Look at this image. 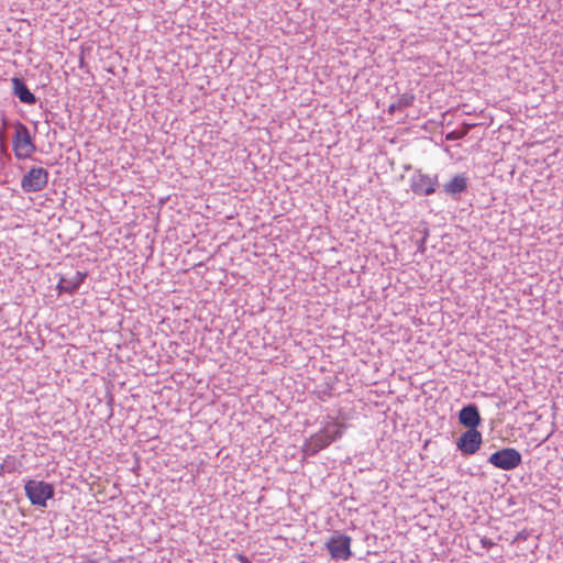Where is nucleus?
<instances>
[{"mask_svg":"<svg viewBox=\"0 0 563 563\" xmlns=\"http://www.w3.org/2000/svg\"><path fill=\"white\" fill-rule=\"evenodd\" d=\"M344 424L339 421H331L318 432L311 434L302 444L303 455L311 456L328 448L332 442L343 435Z\"/></svg>","mask_w":563,"mask_h":563,"instance_id":"f257e3e1","label":"nucleus"},{"mask_svg":"<svg viewBox=\"0 0 563 563\" xmlns=\"http://www.w3.org/2000/svg\"><path fill=\"white\" fill-rule=\"evenodd\" d=\"M13 151L18 158H30L35 150L31 134L22 123L14 124Z\"/></svg>","mask_w":563,"mask_h":563,"instance_id":"f03ea898","label":"nucleus"},{"mask_svg":"<svg viewBox=\"0 0 563 563\" xmlns=\"http://www.w3.org/2000/svg\"><path fill=\"white\" fill-rule=\"evenodd\" d=\"M522 457L518 450L514 448H506L496 451L488 457V462L495 467L510 471L518 467L521 464Z\"/></svg>","mask_w":563,"mask_h":563,"instance_id":"7ed1b4c3","label":"nucleus"},{"mask_svg":"<svg viewBox=\"0 0 563 563\" xmlns=\"http://www.w3.org/2000/svg\"><path fill=\"white\" fill-rule=\"evenodd\" d=\"M438 187V176L417 170L410 178L411 190L419 196H430Z\"/></svg>","mask_w":563,"mask_h":563,"instance_id":"20e7f679","label":"nucleus"},{"mask_svg":"<svg viewBox=\"0 0 563 563\" xmlns=\"http://www.w3.org/2000/svg\"><path fill=\"white\" fill-rule=\"evenodd\" d=\"M327 549L332 559L347 560L351 556V538L345 534H334L327 542Z\"/></svg>","mask_w":563,"mask_h":563,"instance_id":"39448f33","label":"nucleus"},{"mask_svg":"<svg viewBox=\"0 0 563 563\" xmlns=\"http://www.w3.org/2000/svg\"><path fill=\"white\" fill-rule=\"evenodd\" d=\"M482 444V434L476 429H468L460 437L457 449L465 455L476 453Z\"/></svg>","mask_w":563,"mask_h":563,"instance_id":"423d86ee","label":"nucleus"},{"mask_svg":"<svg viewBox=\"0 0 563 563\" xmlns=\"http://www.w3.org/2000/svg\"><path fill=\"white\" fill-rule=\"evenodd\" d=\"M459 419L463 426L470 429H476V427L481 423L479 412L474 405L462 408L459 413Z\"/></svg>","mask_w":563,"mask_h":563,"instance_id":"0eeeda50","label":"nucleus"},{"mask_svg":"<svg viewBox=\"0 0 563 563\" xmlns=\"http://www.w3.org/2000/svg\"><path fill=\"white\" fill-rule=\"evenodd\" d=\"M86 274L75 272L70 277H60L58 282L59 292H74L85 280Z\"/></svg>","mask_w":563,"mask_h":563,"instance_id":"6e6552de","label":"nucleus"},{"mask_svg":"<svg viewBox=\"0 0 563 563\" xmlns=\"http://www.w3.org/2000/svg\"><path fill=\"white\" fill-rule=\"evenodd\" d=\"M468 179L466 176L462 174L454 175L449 181H446L443 186V190L448 195H457L467 189Z\"/></svg>","mask_w":563,"mask_h":563,"instance_id":"1a4fd4ad","label":"nucleus"},{"mask_svg":"<svg viewBox=\"0 0 563 563\" xmlns=\"http://www.w3.org/2000/svg\"><path fill=\"white\" fill-rule=\"evenodd\" d=\"M12 88L14 95L20 99V101L24 103H33L35 101L34 95L29 90L23 79L13 78L12 79Z\"/></svg>","mask_w":563,"mask_h":563,"instance_id":"9d476101","label":"nucleus"},{"mask_svg":"<svg viewBox=\"0 0 563 563\" xmlns=\"http://www.w3.org/2000/svg\"><path fill=\"white\" fill-rule=\"evenodd\" d=\"M54 495V488L52 485L40 482L37 483V506L45 507L46 500L52 498Z\"/></svg>","mask_w":563,"mask_h":563,"instance_id":"9b49d317","label":"nucleus"},{"mask_svg":"<svg viewBox=\"0 0 563 563\" xmlns=\"http://www.w3.org/2000/svg\"><path fill=\"white\" fill-rule=\"evenodd\" d=\"M35 168H31L29 173L23 177L22 179V188L25 191H33L35 190Z\"/></svg>","mask_w":563,"mask_h":563,"instance_id":"f8f14e48","label":"nucleus"},{"mask_svg":"<svg viewBox=\"0 0 563 563\" xmlns=\"http://www.w3.org/2000/svg\"><path fill=\"white\" fill-rule=\"evenodd\" d=\"M413 101H415V95L413 93H411V92L402 93L397 99L398 110H401L404 108L412 106Z\"/></svg>","mask_w":563,"mask_h":563,"instance_id":"ddd939ff","label":"nucleus"},{"mask_svg":"<svg viewBox=\"0 0 563 563\" xmlns=\"http://www.w3.org/2000/svg\"><path fill=\"white\" fill-rule=\"evenodd\" d=\"M468 129H470V125L466 126L463 130L452 131V132L446 134V140H449V141L460 140V139L464 137L467 134Z\"/></svg>","mask_w":563,"mask_h":563,"instance_id":"4468645a","label":"nucleus"},{"mask_svg":"<svg viewBox=\"0 0 563 563\" xmlns=\"http://www.w3.org/2000/svg\"><path fill=\"white\" fill-rule=\"evenodd\" d=\"M25 493L33 505H35V486L34 482L30 481L25 485Z\"/></svg>","mask_w":563,"mask_h":563,"instance_id":"2eb2a0df","label":"nucleus"},{"mask_svg":"<svg viewBox=\"0 0 563 563\" xmlns=\"http://www.w3.org/2000/svg\"><path fill=\"white\" fill-rule=\"evenodd\" d=\"M46 178H47V173L43 169V168H37V176H36V179H37V185L40 183H46Z\"/></svg>","mask_w":563,"mask_h":563,"instance_id":"dca6fc26","label":"nucleus"},{"mask_svg":"<svg viewBox=\"0 0 563 563\" xmlns=\"http://www.w3.org/2000/svg\"><path fill=\"white\" fill-rule=\"evenodd\" d=\"M238 560L241 562V563H252L246 556H244L243 554H239L238 555Z\"/></svg>","mask_w":563,"mask_h":563,"instance_id":"f3484780","label":"nucleus"},{"mask_svg":"<svg viewBox=\"0 0 563 563\" xmlns=\"http://www.w3.org/2000/svg\"><path fill=\"white\" fill-rule=\"evenodd\" d=\"M396 110H398L397 101L389 106V113H394Z\"/></svg>","mask_w":563,"mask_h":563,"instance_id":"a211bd4d","label":"nucleus"}]
</instances>
